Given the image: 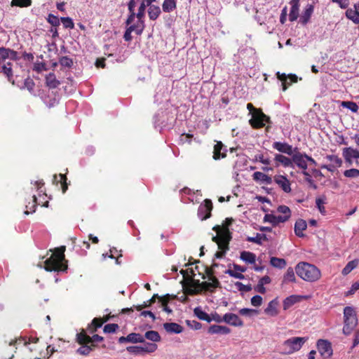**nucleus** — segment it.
<instances>
[{
	"label": "nucleus",
	"mask_w": 359,
	"mask_h": 359,
	"mask_svg": "<svg viewBox=\"0 0 359 359\" xmlns=\"http://www.w3.org/2000/svg\"><path fill=\"white\" fill-rule=\"evenodd\" d=\"M144 28L142 27V25H137L136 24L129 25V27L126 29L123 39L126 41H130L133 39L131 33L133 32H135L137 35H141L144 31Z\"/></svg>",
	"instance_id": "nucleus-14"
},
{
	"label": "nucleus",
	"mask_w": 359,
	"mask_h": 359,
	"mask_svg": "<svg viewBox=\"0 0 359 359\" xmlns=\"http://www.w3.org/2000/svg\"><path fill=\"white\" fill-rule=\"evenodd\" d=\"M176 7V0H164L162 4L163 11L165 13H170L173 11Z\"/></svg>",
	"instance_id": "nucleus-35"
},
{
	"label": "nucleus",
	"mask_w": 359,
	"mask_h": 359,
	"mask_svg": "<svg viewBox=\"0 0 359 359\" xmlns=\"http://www.w3.org/2000/svg\"><path fill=\"white\" fill-rule=\"evenodd\" d=\"M213 205L210 199H205L198 209V216L201 220H205L211 217Z\"/></svg>",
	"instance_id": "nucleus-9"
},
{
	"label": "nucleus",
	"mask_w": 359,
	"mask_h": 359,
	"mask_svg": "<svg viewBox=\"0 0 359 359\" xmlns=\"http://www.w3.org/2000/svg\"><path fill=\"white\" fill-rule=\"evenodd\" d=\"M145 9H146V5H145L144 2H142L138 8L137 13H135V17H137V22L136 25H142L143 28H144V27H145L144 22L143 20V18L144 17Z\"/></svg>",
	"instance_id": "nucleus-31"
},
{
	"label": "nucleus",
	"mask_w": 359,
	"mask_h": 359,
	"mask_svg": "<svg viewBox=\"0 0 359 359\" xmlns=\"http://www.w3.org/2000/svg\"><path fill=\"white\" fill-rule=\"evenodd\" d=\"M237 289L241 292H250L252 290V286L250 284L244 285L241 282H236L235 283Z\"/></svg>",
	"instance_id": "nucleus-61"
},
{
	"label": "nucleus",
	"mask_w": 359,
	"mask_h": 359,
	"mask_svg": "<svg viewBox=\"0 0 359 359\" xmlns=\"http://www.w3.org/2000/svg\"><path fill=\"white\" fill-rule=\"evenodd\" d=\"M225 273L229 274L230 276H231L233 278H238L240 280H243L245 278V276L243 273L238 272L236 271H234V270H231L230 269H227L225 271Z\"/></svg>",
	"instance_id": "nucleus-59"
},
{
	"label": "nucleus",
	"mask_w": 359,
	"mask_h": 359,
	"mask_svg": "<svg viewBox=\"0 0 359 359\" xmlns=\"http://www.w3.org/2000/svg\"><path fill=\"white\" fill-rule=\"evenodd\" d=\"M342 155L344 157L359 160V151L352 147L344 148L342 151Z\"/></svg>",
	"instance_id": "nucleus-30"
},
{
	"label": "nucleus",
	"mask_w": 359,
	"mask_h": 359,
	"mask_svg": "<svg viewBox=\"0 0 359 359\" xmlns=\"http://www.w3.org/2000/svg\"><path fill=\"white\" fill-rule=\"evenodd\" d=\"M163 328L168 333L179 334L183 331V327L176 323H165L163 324Z\"/></svg>",
	"instance_id": "nucleus-25"
},
{
	"label": "nucleus",
	"mask_w": 359,
	"mask_h": 359,
	"mask_svg": "<svg viewBox=\"0 0 359 359\" xmlns=\"http://www.w3.org/2000/svg\"><path fill=\"white\" fill-rule=\"evenodd\" d=\"M103 340L104 338L98 334H93L90 337L83 329L76 334V341L80 345L95 344V342H101Z\"/></svg>",
	"instance_id": "nucleus-7"
},
{
	"label": "nucleus",
	"mask_w": 359,
	"mask_h": 359,
	"mask_svg": "<svg viewBox=\"0 0 359 359\" xmlns=\"http://www.w3.org/2000/svg\"><path fill=\"white\" fill-rule=\"evenodd\" d=\"M277 211L278 212L283 214V215H280L281 217L287 218V221L290 219V217L291 216L290 209L286 205H283L278 206L277 208Z\"/></svg>",
	"instance_id": "nucleus-47"
},
{
	"label": "nucleus",
	"mask_w": 359,
	"mask_h": 359,
	"mask_svg": "<svg viewBox=\"0 0 359 359\" xmlns=\"http://www.w3.org/2000/svg\"><path fill=\"white\" fill-rule=\"evenodd\" d=\"M148 15L151 20H156L161 13V11L159 6L156 5L149 6Z\"/></svg>",
	"instance_id": "nucleus-32"
},
{
	"label": "nucleus",
	"mask_w": 359,
	"mask_h": 359,
	"mask_svg": "<svg viewBox=\"0 0 359 359\" xmlns=\"http://www.w3.org/2000/svg\"><path fill=\"white\" fill-rule=\"evenodd\" d=\"M270 264L272 266L278 269H284L287 265V262L285 259L276 257H271Z\"/></svg>",
	"instance_id": "nucleus-37"
},
{
	"label": "nucleus",
	"mask_w": 359,
	"mask_h": 359,
	"mask_svg": "<svg viewBox=\"0 0 359 359\" xmlns=\"http://www.w3.org/2000/svg\"><path fill=\"white\" fill-rule=\"evenodd\" d=\"M252 179L256 182L260 181L265 184H271L273 182L270 176L259 171L253 173Z\"/></svg>",
	"instance_id": "nucleus-26"
},
{
	"label": "nucleus",
	"mask_w": 359,
	"mask_h": 359,
	"mask_svg": "<svg viewBox=\"0 0 359 359\" xmlns=\"http://www.w3.org/2000/svg\"><path fill=\"white\" fill-rule=\"evenodd\" d=\"M317 348L323 358H329L332 355V348L331 343L325 339H319L316 344Z\"/></svg>",
	"instance_id": "nucleus-10"
},
{
	"label": "nucleus",
	"mask_w": 359,
	"mask_h": 359,
	"mask_svg": "<svg viewBox=\"0 0 359 359\" xmlns=\"http://www.w3.org/2000/svg\"><path fill=\"white\" fill-rule=\"evenodd\" d=\"M272 147L279 152L286 154L289 156L293 154L292 146L287 142H274Z\"/></svg>",
	"instance_id": "nucleus-17"
},
{
	"label": "nucleus",
	"mask_w": 359,
	"mask_h": 359,
	"mask_svg": "<svg viewBox=\"0 0 359 359\" xmlns=\"http://www.w3.org/2000/svg\"><path fill=\"white\" fill-rule=\"evenodd\" d=\"M274 182L285 192L291 191L290 182L287 178L283 175H276Z\"/></svg>",
	"instance_id": "nucleus-18"
},
{
	"label": "nucleus",
	"mask_w": 359,
	"mask_h": 359,
	"mask_svg": "<svg viewBox=\"0 0 359 359\" xmlns=\"http://www.w3.org/2000/svg\"><path fill=\"white\" fill-rule=\"evenodd\" d=\"M233 222V218H226L223 222L222 224L215 225L213 226L212 230L217 233L216 236H212V241L219 240L222 238L223 240L231 241L232 238L231 233L229 231V226H231Z\"/></svg>",
	"instance_id": "nucleus-5"
},
{
	"label": "nucleus",
	"mask_w": 359,
	"mask_h": 359,
	"mask_svg": "<svg viewBox=\"0 0 359 359\" xmlns=\"http://www.w3.org/2000/svg\"><path fill=\"white\" fill-rule=\"evenodd\" d=\"M224 322L235 327L243 326V321L235 313H228L223 316Z\"/></svg>",
	"instance_id": "nucleus-15"
},
{
	"label": "nucleus",
	"mask_w": 359,
	"mask_h": 359,
	"mask_svg": "<svg viewBox=\"0 0 359 359\" xmlns=\"http://www.w3.org/2000/svg\"><path fill=\"white\" fill-rule=\"evenodd\" d=\"M208 332L211 334H228L231 332V329L224 325H212L209 327Z\"/></svg>",
	"instance_id": "nucleus-22"
},
{
	"label": "nucleus",
	"mask_w": 359,
	"mask_h": 359,
	"mask_svg": "<svg viewBox=\"0 0 359 359\" xmlns=\"http://www.w3.org/2000/svg\"><path fill=\"white\" fill-rule=\"evenodd\" d=\"M126 349L130 353H133L135 355H142L140 346H128Z\"/></svg>",
	"instance_id": "nucleus-63"
},
{
	"label": "nucleus",
	"mask_w": 359,
	"mask_h": 359,
	"mask_svg": "<svg viewBox=\"0 0 359 359\" xmlns=\"http://www.w3.org/2000/svg\"><path fill=\"white\" fill-rule=\"evenodd\" d=\"M291 9L289 13V20L291 22L295 21L299 16V10L300 4H290Z\"/></svg>",
	"instance_id": "nucleus-41"
},
{
	"label": "nucleus",
	"mask_w": 359,
	"mask_h": 359,
	"mask_svg": "<svg viewBox=\"0 0 359 359\" xmlns=\"http://www.w3.org/2000/svg\"><path fill=\"white\" fill-rule=\"evenodd\" d=\"M358 325V318L355 309L351 306L344 309L343 333L349 335Z\"/></svg>",
	"instance_id": "nucleus-3"
},
{
	"label": "nucleus",
	"mask_w": 359,
	"mask_h": 359,
	"mask_svg": "<svg viewBox=\"0 0 359 359\" xmlns=\"http://www.w3.org/2000/svg\"><path fill=\"white\" fill-rule=\"evenodd\" d=\"M345 14H346V17L348 20H351L353 23L359 24V14L357 12V11L355 9L354 7H353V8H348L346 10Z\"/></svg>",
	"instance_id": "nucleus-34"
},
{
	"label": "nucleus",
	"mask_w": 359,
	"mask_h": 359,
	"mask_svg": "<svg viewBox=\"0 0 359 359\" xmlns=\"http://www.w3.org/2000/svg\"><path fill=\"white\" fill-rule=\"evenodd\" d=\"M194 315L200 320L210 323V316L203 311L201 307H196L194 309Z\"/></svg>",
	"instance_id": "nucleus-36"
},
{
	"label": "nucleus",
	"mask_w": 359,
	"mask_h": 359,
	"mask_svg": "<svg viewBox=\"0 0 359 359\" xmlns=\"http://www.w3.org/2000/svg\"><path fill=\"white\" fill-rule=\"evenodd\" d=\"M358 290H359V280L352 284L351 289L346 292V296L353 294Z\"/></svg>",
	"instance_id": "nucleus-64"
},
{
	"label": "nucleus",
	"mask_w": 359,
	"mask_h": 359,
	"mask_svg": "<svg viewBox=\"0 0 359 359\" xmlns=\"http://www.w3.org/2000/svg\"><path fill=\"white\" fill-rule=\"evenodd\" d=\"M264 312L271 316H276L278 314L276 303L274 301H271L268 304L267 307L264 309Z\"/></svg>",
	"instance_id": "nucleus-43"
},
{
	"label": "nucleus",
	"mask_w": 359,
	"mask_h": 359,
	"mask_svg": "<svg viewBox=\"0 0 359 359\" xmlns=\"http://www.w3.org/2000/svg\"><path fill=\"white\" fill-rule=\"evenodd\" d=\"M295 272L305 281L316 282L321 277L320 271L313 264L299 262L295 267Z\"/></svg>",
	"instance_id": "nucleus-2"
},
{
	"label": "nucleus",
	"mask_w": 359,
	"mask_h": 359,
	"mask_svg": "<svg viewBox=\"0 0 359 359\" xmlns=\"http://www.w3.org/2000/svg\"><path fill=\"white\" fill-rule=\"evenodd\" d=\"M0 58L2 60V62H5L7 59H10L12 60H18V53L13 50L10 48H6L4 47L0 48Z\"/></svg>",
	"instance_id": "nucleus-16"
},
{
	"label": "nucleus",
	"mask_w": 359,
	"mask_h": 359,
	"mask_svg": "<svg viewBox=\"0 0 359 359\" xmlns=\"http://www.w3.org/2000/svg\"><path fill=\"white\" fill-rule=\"evenodd\" d=\"M59 177H60V182L61 184L62 191L63 193H65L68 189V184L67 182V177L65 175H63V174H60Z\"/></svg>",
	"instance_id": "nucleus-60"
},
{
	"label": "nucleus",
	"mask_w": 359,
	"mask_h": 359,
	"mask_svg": "<svg viewBox=\"0 0 359 359\" xmlns=\"http://www.w3.org/2000/svg\"><path fill=\"white\" fill-rule=\"evenodd\" d=\"M175 298H177L176 295H170L169 294L160 297L159 302L161 303L164 311L168 313H172V309L168 307V304L170 299H174Z\"/></svg>",
	"instance_id": "nucleus-29"
},
{
	"label": "nucleus",
	"mask_w": 359,
	"mask_h": 359,
	"mask_svg": "<svg viewBox=\"0 0 359 359\" xmlns=\"http://www.w3.org/2000/svg\"><path fill=\"white\" fill-rule=\"evenodd\" d=\"M212 241L217 243L218 249L219 250V251H217L215 254V257L217 259L223 258L226 252L229 250V243L231 241L219 238V240Z\"/></svg>",
	"instance_id": "nucleus-12"
},
{
	"label": "nucleus",
	"mask_w": 359,
	"mask_h": 359,
	"mask_svg": "<svg viewBox=\"0 0 359 359\" xmlns=\"http://www.w3.org/2000/svg\"><path fill=\"white\" fill-rule=\"evenodd\" d=\"M144 336H145V338H147V339H149L153 342H158V341H161V337H160L158 332L156 331H154V330L147 331L145 333Z\"/></svg>",
	"instance_id": "nucleus-45"
},
{
	"label": "nucleus",
	"mask_w": 359,
	"mask_h": 359,
	"mask_svg": "<svg viewBox=\"0 0 359 359\" xmlns=\"http://www.w3.org/2000/svg\"><path fill=\"white\" fill-rule=\"evenodd\" d=\"M314 10V6L312 4H308L303 12L301 18L300 22L302 25H306L309 21Z\"/></svg>",
	"instance_id": "nucleus-27"
},
{
	"label": "nucleus",
	"mask_w": 359,
	"mask_h": 359,
	"mask_svg": "<svg viewBox=\"0 0 359 359\" xmlns=\"http://www.w3.org/2000/svg\"><path fill=\"white\" fill-rule=\"evenodd\" d=\"M128 341L131 343H144V339L140 334L137 333H130L128 336Z\"/></svg>",
	"instance_id": "nucleus-44"
},
{
	"label": "nucleus",
	"mask_w": 359,
	"mask_h": 359,
	"mask_svg": "<svg viewBox=\"0 0 359 359\" xmlns=\"http://www.w3.org/2000/svg\"><path fill=\"white\" fill-rule=\"evenodd\" d=\"M60 84V81L56 79L55 74L53 72L49 73L46 76V85L49 88L54 89L57 88Z\"/></svg>",
	"instance_id": "nucleus-28"
},
{
	"label": "nucleus",
	"mask_w": 359,
	"mask_h": 359,
	"mask_svg": "<svg viewBox=\"0 0 359 359\" xmlns=\"http://www.w3.org/2000/svg\"><path fill=\"white\" fill-rule=\"evenodd\" d=\"M59 62L61 66L69 68L73 65L72 59H71L67 56H63V57H60L59 60Z\"/></svg>",
	"instance_id": "nucleus-53"
},
{
	"label": "nucleus",
	"mask_w": 359,
	"mask_h": 359,
	"mask_svg": "<svg viewBox=\"0 0 359 359\" xmlns=\"http://www.w3.org/2000/svg\"><path fill=\"white\" fill-rule=\"evenodd\" d=\"M344 175L348 178H356L359 177V170L351 168L344 172Z\"/></svg>",
	"instance_id": "nucleus-52"
},
{
	"label": "nucleus",
	"mask_w": 359,
	"mask_h": 359,
	"mask_svg": "<svg viewBox=\"0 0 359 359\" xmlns=\"http://www.w3.org/2000/svg\"><path fill=\"white\" fill-rule=\"evenodd\" d=\"M358 263L359 261L358 259H354L351 262H348V264L345 266V267L342 269V274L344 276L348 275L352 270L357 267Z\"/></svg>",
	"instance_id": "nucleus-40"
},
{
	"label": "nucleus",
	"mask_w": 359,
	"mask_h": 359,
	"mask_svg": "<svg viewBox=\"0 0 359 359\" xmlns=\"http://www.w3.org/2000/svg\"><path fill=\"white\" fill-rule=\"evenodd\" d=\"M325 158L330 161V164L322 165L320 166L322 169H326L328 171L334 172L337 168L341 167L342 165V160L336 155H327Z\"/></svg>",
	"instance_id": "nucleus-11"
},
{
	"label": "nucleus",
	"mask_w": 359,
	"mask_h": 359,
	"mask_svg": "<svg viewBox=\"0 0 359 359\" xmlns=\"http://www.w3.org/2000/svg\"><path fill=\"white\" fill-rule=\"evenodd\" d=\"M276 167L282 165L285 168L292 167V158H290L283 154H276L274 156Z\"/></svg>",
	"instance_id": "nucleus-21"
},
{
	"label": "nucleus",
	"mask_w": 359,
	"mask_h": 359,
	"mask_svg": "<svg viewBox=\"0 0 359 359\" xmlns=\"http://www.w3.org/2000/svg\"><path fill=\"white\" fill-rule=\"evenodd\" d=\"M267 240L265 234L257 233L255 237H248L247 241L249 242L255 243L259 245H262V241Z\"/></svg>",
	"instance_id": "nucleus-49"
},
{
	"label": "nucleus",
	"mask_w": 359,
	"mask_h": 359,
	"mask_svg": "<svg viewBox=\"0 0 359 359\" xmlns=\"http://www.w3.org/2000/svg\"><path fill=\"white\" fill-rule=\"evenodd\" d=\"M240 258L245 262L248 264H255L256 255L253 252L249 251H243L241 252Z\"/></svg>",
	"instance_id": "nucleus-33"
},
{
	"label": "nucleus",
	"mask_w": 359,
	"mask_h": 359,
	"mask_svg": "<svg viewBox=\"0 0 359 359\" xmlns=\"http://www.w3.org/2000/svg\"><path fill=\"white\" fill-rule=\"evenodd\" d=\"M24 87L27 88L30 93H33L35 83L31 78L28 77L24 81Z\"/></svg>",
	"instance_id": "nucleus-56"
},
{
	"label": "nucleus",
	"mask_w": 359,
	"mask_h": 359,
	"mask_svg": "<svg viewBox=\"0 0 359 359\" xmlns=\"http://www.w3.org/2000/svg\"><path fill=\"white\" fill-rule=\"evenodd\" d=\"M307 339L306 337H293L285 340L281 345V353L289 355L299 351Z\"/></svg>",
	"instance_id": "nucleus-4"
},
{
	"label": "nucleus",
	"mask_w": 359,
	"mask_h": 359,
	"mask_svg": "<svg viewBox=\"0 0 359 359\" xmlns=\"http://www.w3.org/2000/svg\"><path fill=\"white\" fill-rule=\"evenodd\" d=\"M205 274L208 276L209 280L211 282L204 281L201 283H199V280L196 281V284L198 285L202 290L205 291L212 292L213 290L211 288H217L220 287V283L218 279L214 276V271L212 268L205 267Z\"/></svg>",
	"instance_id": "nucleus-6"
},
{
	"label": "nucleus",
	"mask_w": 359,
	"mask_h": 359,
	"mask_svg": "<svg viewBox=\"0 0 359 359\" xmlns=\"http://www.w3.org/2000/svg\"><path fill=\"white\" fill-rule=\"evenodd\" d=\"M13 63L11 62H5L0 65V72H2L5 74L8 80V81L11 82L12 84H14L13 72Z\"/></svg>",
	"instance_id": "nucleus-20"
},
{
	"label": "nucleus",
	"mask_w": 359,
	"mask_h": 359,
	"mask_svg": "<svg viewBox=\"0 0 359 359\" xmlns=\"http://www.w3.org/2000/svg\"><path fill=\"white\" fill-rule=\"evenodd\" d=\"M307 224L305 220L299 219L294 224V233L297 236L302 238L304 236L303 231L306 229Z\"/></svg>",
	"instance_id": "nucleus-24"
},
{
	"label": "nucleus",
	"mask_w": 359,
	"mask_h": 359,
	"mask_svg": "<svg viewBox=\"0 0 359 359\" xmlns=\"http://www.w3.org/2000/svg\"><path fill=\"white\" fill-rule=\"evenodd\" d=\"M32 0H12L11 5L19 7H27L31 6Z\"/></svg>",
	"instance_id": "nucleus-51"
},
{
	"label": "nucleus",
	"mask_w": 359,
	"mask_h": 359,
	"mask_svg": "<svg viewBox=\"0 0 359 359\" xmlns=\"http://www.w3.org/2000/svg\"><path fill=\"white\" fill-rule=\"evenodd\" d=\"M47 20L52 26L57 27L60 25L59 18L53 14L48 15Z\"/></svg>",
	"instance_id": "nucleus-62"
},
{
	"label": "nucleus",
	"mask_w": 359,
	"mask_h": 359,
	"mask_svg": "<svg viewBox=\"0 0 359 359\" xmlns=\"http://www.w3.org/2000/svg\"><path fill=\"white\" fill-rule=\"evenodd\" d=\"M277 78L282 82L283 90L285 91L287 89V76L285 74L277 72Z\"/></svg>",
	"instance_id": "nucleus-57"
},
{
	"label": "nucleus",
	"mask_w": 359,
	"mask_h": 359,
	"mask_svg": "<svg viewBox=\"0 0 359 359\" xmlns=\"http://www.w3.org/2000/svg\"><path fill=\"white\" fill-rule=\"evenodd\" d=\"M299 301V297L297 295H291L288 297H287L283 301V309L287 310L289 308H290L292 305H294L295 303L298 302Z\"/></svg>",
	"instance_id": "nucleus-38"
},
{
	"label": "nucleus",
	"mask_w": 359,
	"mask_h": 359,
	"mask_svg": "<svg viewBox=\"0 0 359 359\" xmlns=\"http://www.w3.org/2000/svg\"><path fill=\"white\" fill-rule=\"evenodd\" d=\"M226 147L221 141H217L214 146L212 158L215 160H219L226 157Z\"/></svg>",
	"instance_id": "nucleus-13"
},
{
	"label": "nucleus",
	"mask_w": 359,
	"mask_h": 359,
	"mask_svg": "<svg viewBox=\"0 0 359 359\" xmlns=\"http://www.w3.org/2000/svg\"><path fill=\"white\" fill-rule=\"evenodd\" d=\"M239 313L242 316H251L252 315H257L259 313V311L256 309H241L239 310Z\"/></svg>",
	"instance_id": "nucleus-58"
},
{
	"label": "nucleus",
	"mask_w": 359,
	"mask_h": 359,
	"mask_svg": "<svg viewBox=\"0 0 359 359\" xmlns=\"http://www.w3.org/2000/svg\"><path fill=\"white\" fill-rule=\"evenodd\" d=\"M306 154L298 152L292 155V164L295 163L297 167L303 170H306L308 165L306 159Z\"/></svg>",
	"instance_id": "nucleus-19"
},
{
	"label": "nucleus",
	"mask_w": 359,
	"mask_h": 359,
	"mask_svg": "<svg viewBox=\"0 0 359 359\" xmlns=\"http://www.w3.org/2000/svg\"><path fill=\"white\" fill-rule=\"evenodd\" d=\"M287 221V218L281 217L280 215H274L273 214H266L264 217V222H269L273 226L278 224L279 223H283Z\"/></svg>",
	"instance_id": "nucleus-23"
},
{
	"label": "nucleus",
	"mask_w": 359,
	"mask_h": 359,
	"mask_svg": "<svg viewBox=\"0 0 359 359\" xmlns=\"http://www.w3.org/2000/svg\"><path fill=\"white\" fill-rule=\"evenodd\" d=\"M325 203V196L318 197L316 199V207L320 213L325 215L326 212L324 204Z\"/></svg>",
	"instance_id": "nucleus-48"
},
{
	"label": "nucleus",
	"mask_w": 359,
	"mask_h": 359,
	"mask_svg": "<svg viewBox=\"0 0 359 359\" xmlns=\"http://www.w3.org/2000/svg\"><path fill=\"white\" fill-rule=\"evenodd\" d=\"M341 106L350 109L353 112H357L358 110V104L352 101H343Z\"/></svg>",
	"instance_id": "nucleus-50"
},
{
	"label": "nucleus",
	"mask_w": 359,
	"mask_h": 359,
	"mask_svg": "<svg viewBox=\"0 0 359 359\" xmlns=\"http://www.w3.org/2000/svg\"><path fill=\"white\" fill-rule=\"evenodd\" d=\"M142 354L144 353H153L157 349V345L155 343H145L140 346Z\"/></svg>",
	"instance_id": "nucleus-46"
},
{
	"label": "nucleus",
	"mask_w": 359,
	"mask_h": 359,
	"mask_svg": "<svg viewBox=\"0 0 359 359\" xmlns=\"http://www.w3.org/2000/svg\"><path fill=\"white\" fill-rule=\"evenodd\" d=\"M82 346L77 349V353L80 355H88L96 347L95 344L81 345Z\"/></svg>",
	"instance_id": "nucleus-42"
},
{
	"label": "nucleus",
	"mask_w": 359,
	"mask_h": 359,
	"mask_svg": "<svg viewBox=\"0 0 359 359\" xmlns=\"http://www.w3.org/2000/svg\"><path fill=\"white\" fill-rule=\"evenodd\" d=\"M295 281L294 271L292 267H289L283 276V283H294Z\"/></svg>",
	"instance_id": "nucleus-39"
},
{
	"label": "nucleus",
	"mask_w": 359,
	"mask_h": 359,
	"mask_svg": "<svg viewBox=\"0 0 359 359\" xmlns=\"http://www.w3.org/2000/svg\"><path fill=\"white\" fill-rule=\"evenodd\" d=\"M118 329V324L110 323L104 325L103 331L104 333H114Z\"/></svg>",
	"instance_id": "nucleus-55"
},
{
	"label": "nucleus",
	"mask_w": 359,
	"mask_h": 359,
	"mask_svg": "<svg viewBox=\"0 0 359 359\" xmlns=\"http://www.w3.org/2000/svg\"><path fill=\"white\" fill-rule=\"evenodd\" d=\"M64 27L73 29L74 27V24L72 18L69 17H63L60 19Z\"/></svg>",
	"instance_id": "nucleus-54"
},
{
	"label": "nucleus",
	"mask_w": 359,
	"mask_h": 359,
	"mask_svg": "<svg viewBox=\"0 0 359 359\" xmlns=\"http://www.w3.org/2000/svg\"><path fill=\"white\" fill-rule=\"evenodd\" d=\"M250 124L253 128L259 129L265 126V123L271 122L270 118L263 113L262 110H256V114L252 115L250 120Z\"/></svg>",
	"instance_id": "nucleus-8"
},
{
	"label": "nucleus",
	"mask_w": 359,
	"mask_h": 359,
	"mask_svg": "<svg viewBox=\"0 0 359 359\" xmlns=\"http://www.w3.org/2000/svg\"><path fill=\"white\" fill-rule=\"evenodd\" d=\"M65 246L55 248L51 256L45 261V269L48 271H65L67 269L65 258Z\"/></svg>",
	"instance_id": "nucleus-1"
}]
</instances>
